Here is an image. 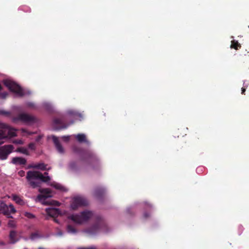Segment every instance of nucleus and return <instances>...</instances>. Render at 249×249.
<instances>
[{"instance_id": "1", "label": "nucleus", "mask_w": 249, "mask_h": 249, "mask_svg": "<svg viewBox=\"0 0 249 249\" xmlns=\"http://www.w3.org/2000/svg\"><path fill=\"white\" fill-rule=\"evenodd\" d=\"M26 178L29 182V184L33 188L39 187L40 183L37 181L31 180V179H39L42 182H47L50 180L49 176L45 177L43 174L38 171H29L27 173Z\"/></svg>"}, {"instance_id": "31", "label": "nucleus", "mask_w": 249, "mask_h": 249, "mask_svg": "<svg viewBox=\"0 0 249 249\" xmlns=\"http://www.w3.org/2000/svg\"><path fill=\"white\" fill-rule=\"evenodd\" d=\"M29 147L31 149H35V144L34 143H30L29 144V145H28Z\"/></svg>"}, {"instance_id": "47", "label": "nucleus", "mask_w": 249, "mask_h": 249, "mask_svg": "<svg viewBox=\"0 0 249 249\" xmlns=\"http://www.w3.org/2000/svg\"><path fill=\"white\" fill-rule=\"evenodd\" d=\"M2 89V87L1 86V85L0 84V90Z\"/></svg>"}, {"instance_id": "12", "label": "nucleus", "mask_w": 249, "mask_h": 249, "mask_svg": "<svg viewBox=\"0 0 249 249\" xmlns=\"http://www.w3.org/2000/svg\"><path fill=\"white\" fill-rule=\"evenodd\" d=\"M9 238L10 240L9 243L11 244H14L19 240L18 232L15 230L10 231Z\"/></svg>"}, {"instance_id": "23", "label": "nucleus", "mask_w": 249, "mask_h": 249, "mask_svg": "<svg viewBox=\"0 0 249 249\" xmlns=\"http://www.w3.org/2000/svg\"><path fill=\"white\" fill-rule=\"evenodd\" d=\"M7 226L9 228H16L17 227L16 222L13 220H9Z\"/></svg>"}, {"instance_id": "29", "label": "nucleus", "mask_w": 249, "mask_h": 249, "mask_svg": "<svg viewBox=\"0 0 249 249\" xmlns=\"http://www.w3.org/2000/svg\"><path fill=\"white\" fill-rule=\"evenodd\" d=\"M21 132L22 133H27V134L28 135H32V134H33V133L32 132H28L26 129H21Z\"/></svg>"}, {"instance_id": "28", "label": "nucleus", "mask_w": 249, "mask_h": 249, "mask_svg": "<svg viewBox=\"0 0 249 249\" xmlns=\"http://www.w3.org/2000/svg\"><path fill=\"white\" fill-rule=\"evenodd\" d=\"M8 95V93L6 92H0V97L1 98L4 99Z\"/></svg>"}, {"instance_id": "2", "label": "nucleus", "mask_w": 249, "mask_h": 249, "mask_svg": "<svg viewBox=\"0 0 249 249\" xmlns=\"http://www.w3.org/2000/svg\"><path fill=\"white\" fill-rule=\"evenodd\" d=\"M94 216L93 212L85 210L81 212L79 214H72L69 216V218L74 223L81 224L87 222Z\"/></svg>"}, {"instance_id": "33", "label": "nucleus", "mask_w": 249, "mask_h": 249, "mask_svg": "<svg viewBox=\"0 0 249 249\" xmlns=\"http://www.w3.org/2000/svg\"><path fill=\"white\" fill-rule=\"evenodd\" d=\"M62 139L65 142H68L70 140V137L69 136H63L62 137Z\"/></svg>"}, {"instance_id": "34", "label": "nucleus", "mask_w": 249, "mask_h": 249, "mask_svg": "<svg viewBox=\"0 0 249 249\" xmlns=\"http://www.w3.org/2000/svg\"><path fill=\"white\" fill-rule=\"evenodd\" d=\"M78 249H96L95 247H90V248H79Z\"/></svg>"}, {"instance_id": "6", "label": "nucleus", "mask_w": 249, "mask_h": 249, "mask_svg": "<svg viewBox=\"0 0 249 249\" xmlns=\"http://www.w3.org/2000/svg\"><path fill=\"white\" fill-rule=\"evenodd\" d=\"M3 84L11 91L16 93L20 96L24 95L21 87L14 81L5 80L3 81Z\"/></svg>"}, {"instance_id": "26", "label": "nucleus", "mask_w": 249, "mask_h": 249, "mask_svg": "<svg viewBox=\"0 0 249 249\" xmlns=\"http://www.w3.org/2000/svg\"><path fill=\"white\" fill-rule=\"evenodd\" d=\"M0 115L8 116L10 115V113L4 110H0Z\"/></svg>"}, {"instance_id": "45", "label": "nucleus", "mask_w": 249, "mask_h": 249, "mask_svg": "<svg viewBox=\"0 0 249 249\" xmlns=\"http://www.w3.org/2000/svg\"><path fill=\"white\" fill-rule=\"evenodd\" d=\"M0 245H5V243L3 242H1L0 243Z\"/></svg>"}, {"instance_id": "19", "label": "nucleus", "mask_w": 249, "mask_h": 249, "mask_svg": "<svg viewBox=\"0 0 249 249\" xmlns=\"http://www.w3.org/2000/svg\"><path fill=\"white\" fill-rule=\"evenodd\" d=\"M76 139L79 142L88 143L86 135L84 134H78L76 136Z\"/></svg>"}, {"instance_id": "24", "label": "nucleus", "mask_w": 249, "mask_h": 249, "mask_svg": "<svg viewBox=\"0 0 249 249\" xmlns=\"http://www.w3.org/2000/svg\"><path fill=\"white\" fill-rule=\"evenodd\" d=\"M40 237V235L38 232H33L30 235V239L31 240H35V239L38 238Z\"/></svg>"}, {"instance_id": "7", "label": "nucleus", "mask_w": 249, "mask_h": 249, "mask_svg": "<svg viewBox=\"0 0 249 249\" xmlns=\"http://www.w3.org/2000/svg\"><path fill=\"white\" fill-rule=\"evenodd\" d=\"M0 211H1L3 215H5L7 218H13V217L11 214L15 213L17 210L13 204H10L8 205L4 202H2L0 204Z\"/></svg>"}, {"instance_id": "14", "label": "nucleus", "mask_w": 249, "mask_h": 249, "mask_svg": "<svg viewBox=\"0 0 249 249\" xmlns=\"http://www.w3.org/2000/svg\"><path fill=\"white\" fill-rule=\"evenodd\" d=\"M11 162L15 165H23L26 164L27 160L25 158L16 157L12 159Z\"/></svg>"}, {"instance_id": "3", "label": "nucleus", "mask_w": 249, "mask_h": 249, "mask_svg": "<svg viewBox=\"0 0 249 249\" xmlns=\"http://www.w3.org/2000/svg\"><path fill=\"white\" fill-rule=\"evenodd\" d=\"M16 131L7 124L0 123V140L16 136Z\"/></svg>"}, {"instance_id": "16", "label": "nucleus", "mask_w": 249, "mask_h": 249, "mask_svg": "<svg viewBox=\"0 0 249 249\" xmlns=\"http://www.w3.org/2000/svg\"><path fill=\"white\" fill-rule=\"evenodd\" d=\"M28 168L40 169L42 171L49 170V169L47 168V164H45L44 163H39L37 164H30L28 166Z\"/></svg>"}, {"instance_id": "43", "label": "nucleus", "mask_w": 249, "mask_h": 249, "mask_svg": "<svg viewBox=\"0 0 249 249\" xmlns=\"http://www.w3.org/2000/svg\"><path fill=\"white\" fill-rule=\"evenodd\" d=\"M48 173L47 172H45L44 175H43L45 177H47V176H48Z\"/></svg>"}, {"instance_id": "15", "label": "nucleus", "mask_w": 249, "mask_h": 249, "mask_svg": "<svg viewBox=\"0 0 249 249\" xmlns=\"http://www.w3.org/2000/svg\"><path fill=\"white\" fill-rule=\"evenodd\" d=\"M52 139L58 152L60 153H63L64 148L62 145L60 144L58 138L53 136L52 137Z\"/></svg>"}, {"instance_id": "40", "label": "nucleus", "mask_w": 249, "mask_h": 249, "mask_svg": "<svg viewBox=\"0 0 249 249\" xmlns=\"http://www.w3.org/2000/svg\"><path fill=\"white\" fill-rule=\"evenodd\" d=\"M67 127V125H62V126H61L60 128H58V129L66 128Z\"/></svg>"}, {"instance_id": "42", "label": "nucleus", "mask_w": 249, "mask_h": 249, "mask_svg": "<svg viewBox=\"0 0 249 249\" xmlns=\"http://www.w3.org/2000/svg\"><path fill=\"white\" fill-rule=\"evenodd\" d=\"M57 234L59 236H62L63 235V232L61 231H58Z\"/></svg>"}, {"instance_id": "44", "label": "nucleus", "mask_w": 249, "mask_h": 249, "mask_svg": "<svg viewBox=\"0 0 249 249\" xmlns=\"http://www.w3.org/2000/svg\"><path fill=\"white\" fill-rule=\"evenodd\" d=\"M195 139H199L198 135L196 136L195 137Z\"/></svg>"}, {"instance_id": "9", "label": "nucleus", "mask_w": 249, "mask_h": 249, "mask_svg": "<svg viewBox=\"0 0 249 249\" xmlns=\"http://www.w3.org/2000/svg\"><path fill=\"white\" fill-rule=\"evenodd\" d=\"M14 146L12 144H5L0 147V160H6L9 155L14 151Z\"/></svg>"}, {"instance_id": "37", "label": "nucleus", "mask_w": 249, "mask_h": 249, "mask_svg": "<svg viewBox=\"0 0 249 249\" xmlns=\"http://www.w3.org/2000/svg\"><path fill=\"white\" fill-rule=\"evenodd\" d=\"M143 215L145 218H148L150 216V214L147 213H144Z\"/></svg>"}, {"instance_id": "20", "label": "nucleus", "mask_w": 249, "mask_h": 249, "mask_svg": "<svg viewBox=\"0 0 249 249\" xmlns=\"http://www.w3.org/2000/svg\"><path fill=\"white\" fill-rule=\"evenodd\" d=\"M241 47V45L238 41L233 40L231 41V48L235 50H238Z\"/></svg>"}, {"instance_id": "41", "label": "nucleus", "mask_w": 249, "mask_h": 249, "mask_svg": "<svg viewBox=\"0 0 249 249\" xmlns=\"http://www.w3.org/2000/svg\"><path fill=\"white\" fill-rule=\"evenodd\" d=\"M53 221H54V222H55V223H58V224H59V221H58V219H56V217L53 218Z\"/></svg>"}, {"instance_id": "46", "label": "nucleus", "mask_w": 249, "mask_h": 249, "mask_svg": "<svg viewBox=\"0 0 249 249\" xmlns=\"http://www.w3.org/2000/svg\"><path fill=\"white\" fill-rule=\"evenodd\" d=\"M147 206L149 207H152L151 205H150V204H147Z\"/></svg>"}, {"instance_id": "25", "label": "nucleus", "mask_w": 249, "mask_h": 249, "mask_svg": "<svg viewBox=\"0 0 249 249\" xmlns=\"http://www.w3.org/2000/svg\"><path fill=\"white\" fill-rule=\"evenodd\" d=\"M24 216L29 219H33L35 218V215L30 213L25 212L24 214Z\"/></svg>"}, {"instance_id": "21", "label": "nucleus", "mask_w": 249, "mask_h": 249, "mask_svg": "<svg viewBox=\"0 0 249 249\" xmlns=\"http://www.w3.org/2000/svg\"><path fill=\"white\" fill-rule=\"evenodd\" d=\"M16 152H19L22 154H24L26 155H29V153L27 149L24 147H18L16 150Z\"/></svg>"}, {"instance_id": "38", "label": "nucleus", "mask_w": 249, "mask_h": 249, "mask_svg": "<svg viewBox=\"0 0 249 249\" xmlns=\"http://www.w3.org/2000/svg\"><path fill=\"white\" fill-rule=\"evenodd\" d=\"M14 143H18V144H22V142L21 140H19L18 141H14Z\"/></svg>"}, {"instance_id": "32", "label": "nucleus", "mask_w": 249, "mask_h": 249, "mask_svg": "<svg viewBox=\"0 0 249 249\" xmlns=\"http://www.w3.org/2000/svg\"><path fill=\"white\" fill-rule=\"evenodd\" d=\"M54 123L56 124H61V123L60 120H59L58 119H55L54 121Z\"/></svg>"}, {"instance_id": "17", "label": "nucleus", "mask_w": 249, "mask_h": 249, "mask_svg": "<svg viewBox=\"0 0 249 249\" xmlns=\"http://www.w3.org/2000/svg\"><path fill=\"white\" fill-rule=\"evenodd\" d=\"M105 193V190L103 188L97 187L94 191V196L98 198H101Z\"/></svg>"}, {"instance_id": "48", "label": "nucleus", "mask_w": 249, "mask_h": 249, "mask_svg": "<svg viewBox=\"0 0 249 249\" xmlns=\"http://www.w3.org/2000/svg\"><path fill=\"white\" fill-rule=\"evenodd\" d=\"M27 249V248H25V249Z\"/></svg>"}, {"instance_id": "4", "label": "nucleus", "mask_w": 249, "mask_h": 249, "mask_svg": "<svg viewBox=\"0 0 249 249\" xmlns=\"http://www.w3.org/2000/svg\"><path fill=\"white\" fill-rule=\"evenodd\" d=\"M37 121V119L35 116L25 113H19L13 118V121L15 123L21 122L27 124L35 123Z\"/></svg>"}, {"instance_id": "5", "label": "nucleus", "mask_w": 249, "mask_h": 249, "mask_svg": "<svg viewBox=\"0 0 249 249\" xmlns=\"http://www.w3.org/2000/svg\"><path fill=\"white\" fill-rule=\"evenodd\" d=\"M39 191L41 194L38 195L36 199V201H39L45 205H52V203L46 199L52 197L51 192L48 189H39Z\"/></svg>"}, {"instance_id": "11", "label": "nucleus", "mask_w": 249, "mask_h": 249, "mask_svg": "<svg viewBox=\"0 0 249 249\" xmlns=\"http://www.w3.org/2000/svg\"><path fill=\"white\" fill-rule=\"evenodd\" d=\"M97 222L91 227L87 230V232L89 234H93L98 232L102 226L105 225V223L101 217H97Z\"/></svg>"}, {"instance_id": "22", "label": "nucleus", "mask_w": 249, "mask_h": 249, "mask_svg": "<svg viewBox=\"0 0 249 249\" xmlns=\"http://www.w3.org/2000/svg\"><path fill=\"white\" fill-rule=\"evenodd\" d=\"M67 231L68 232L71 234L76 233L77 230L71 225H69L67 228Z\"/></svg>"}, {"instance_id": "10", "label": "nucleus", "mask_w": 249, "mask_h": 249, "mask_svg": "<svg viewBox=\"0 0 249 249\" xmlns=\"http://www.w3.org/2000/svg\"><path fill=\"white\" fill-rule=\"evenodd\" d=\"M82 160L87 161L90 164L92 162H98V159L96 156L93 152L90 150H87L84 152Z\"/></svg>"}, {"instance_id": "36", "label": "nucleus", "mask_w": 249, "mask_h": 249, "mask_svg": "<svg viewBox=\"0 0 249 249\" xmlns=\"http://www.w3.org/2000/svg\"><path fill=\"white\" fill-rule=\"evenodd\" d=\"M246 91V88H245V86L243 88H242V92L241 93L242 94H245V92Z\"/></svg>"}, {"instance_id": "35", "label": "nucleus", "mask_w": 249, "mask_h": 249, "mask_svg": "<svg viewBox=\"0 0 249 249\" xmlns=\"http://www.w3.org/2000/svg\"><path fill=\"white\" fill-rule=\"evenodd\" d=\"M55 188L57 189H59V190H61L62 189V187L59 184L55 185Z\"/></svg>"}, {"instance_id": "18", "label": "nucleus", "mask_w": 249, "mask_h": 249, "mask_svg": "<svg viewBox=\"0 0 249 249\" xmlns=\"http://www.w3.org/2000/svg\"><path fill=\"white\" fill-rule=\"evenodd\" d=\"M12 199L15 201L16 203L20 205L25 204V202L21 198L18 196L16 195H12Z\"/></svg>"}, {"instance_id": "39", "label": "nucleus", "mask_w": 249, "mask_h": 249, "mask_svg": "<svg viewBox=\"0 0 249 249\" xmlns=\"http://www.w3.org/2000/svg\"><path fill=\"white\" fill-rule=\"evenodd\" d=\"M41 139V136H37V137L36 138V142H38L40 139Z\"/></svg>"}, {"instance_id": "8", "label": "nucleus", "mask_w": 249, "mask_h": 249, "mask_svg": "<svg viewBox=\"0 0 249 249\" xmlns=\"http://www.w3.org/2000/svg\"><path fill=\"white\" fill-rule=\"evenodd\" d=\"M88 204V201L86 198L83 196H77L73 198L71 207L72 210H75L78 207L87 206Z\"/></svg>"}, {"instance_id": "30", "label": "nucleus", "mask_w": 249, "mask_h": 249, "mask_svg": "<svg viewBox=\"0 0 249 249\" xmlns=\"http://www.w3.org/2000/svg\"><path fill=\"white\" fill-rule=\"evenodd\" d=\"M18 174L20 177H23L25 175V172L23 170H20L18 172Z\"/></svg>"}, {"instance_id": "27", "label": "nucleus", "mask_w": 249, "mask_h": 249, "mask_svg": "<svg viewBox=\"0 0 249 249\" xmlns=\"http://www.w3.org/2000/svg\"><path fill=\"white\" fill-rule=\"evenodd\" d=\"M70 167L72 170L75 169L76 168V163L75 162H71L70 164Z\"/></svg>"}, {"instance_id": "13", "label": "nucleus", "mask_w": 249, "mask_h": 249, "mask_svg": "<svg viewBox=\"0 0 249 249\" xmlns=\"http://www.w3.org/2000/svg\"><path fill=\"white\" fill-rule=\"evenodd\" d=\"M46 212L49 216L53 218L57 217L60 214V210L57 208H47Z\"/></svg>"}]
</instances>
